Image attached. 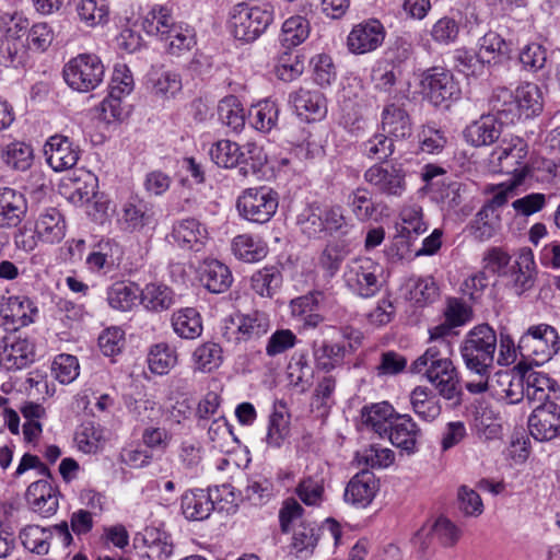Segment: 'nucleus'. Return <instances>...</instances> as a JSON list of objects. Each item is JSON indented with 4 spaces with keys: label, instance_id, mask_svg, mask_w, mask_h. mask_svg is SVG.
Instances as JSON below:
<instances>
[{
    "label": "nucleus",
    "instance_id": "nucleus-36",
    "mask_svg": "<svg viewBox=\"0 0 560 560\" xmlns=\"http://www.w3.org/2000/svg\"><path fill=\"white\" fill-rule=\"evenodd\" d=\"M394 409L388 402L375 404L362 410L363 424L384 439L392 427Z\"/></svg>",
    "mask_w": 560,
    "mask_h": 560
},
{
    "label": "nucleus",
    "instance_id": "nucleus-32",
    "mask_svg": "<svg viewBox=\"0 0 560 560\" xmlns=\"http://www.w3.org/2000/svg\"><path fill=\"white\" fill-rule=\"evenodd\" d=\"M270 327L268 316L261 312H253L246 315L237 316L236 341H255L267 335Z\"/></svg>",
    "mask_w": 560,
    "mask_h": 560
},
{
    "label": "nucleus",
    "instance_id": "nucleus-56",
    "mask_svg": "<svg viewBox=\"0 0 560 560\" xmlns=\"http://www.w3.org/2000/svg\"><path fill=\"white\" fill-rule=\"evenodd\" d=\"M149 83L156 95L174 96L182 90L179 74L168 70L155 69L149 73Z\"/></svg>",
    "mask_w": 560,
    "mask_h": 560
},
{
    "label": "nucleus",
    "instance_id": "nucleus-55",
    "mask_svg": "<svg viewBox=\"0 0 560 560\" xmlns=\"http://www.w3.org/2000/svg\"><path fill=\"white\" fill-rule=\"evenodd\" d=\"M177 362L174 349L166 343H158L151 347L148 354V364L152 373L165 375Z\"/></svg>",
    "mask_w": 560,
    "mask_h": 560
},
{
    "label": "nucleus",
    "instance_id": "nucleus-11",
    "mask_svg": "<svg viewBox=\"0 0 560 560\" xmlns=\"http://www.w3.org/2000/svg\"><path fill=\"white\" fill-rule=\"evenodd\" d=\"M528 429L536 441H560V404L537 405L528 418Z\"/></svg>",
    "mask_w": 560,
    "mask_h": 560
},
{
    "label": "nucleus",
    "instance_id": "nucleus-17",
    "mask_svg": "<svg viewBox=\"0 0 560 560\" xmlns=\"http://www.w3.org/2000/svg\"><path fill=\"white\" fill-rule=\"evenodd\" d=\"M289 103L296 115L306 121L320 120L327 113L326 98L318 91L300 88L290 93Z\"/></svg>",
    "mask_w": 560,
    "mask_h": 560
},
{
    "label": "nucleus",
    "instance_id": "nucleus-42",
    "mask_svg": "<svg viewBox=\"0 0 560 560\" xmlns=\"http://www.w3.org/2000/svg\"><path fill=\"white\" fill-rule=\"evenodd\" d=\"M517 114L520 117L525 114L526 117L537 116L544 107V97L540 88L535 83H524L515 91Z\"/></svg>",
    "mask_w": 560,
    "mask_h": 560
},
{
    "label": "nucleus",
    "instance_id": "nucleus-60",
    "mask_svg": "<svg viewBox=\"0 0 560 560\" xmlns=\"http://www.w3.org/2000/svg\"><path fill=\"white\" fill-rule=\"evenodd\" d=\"M147 555L152 560H167L173 555V544L165 533L156 529L145 532Z\"/></svg>",
    "mask_w": 560,
    "mask_h": 560
},
{
    "label": "nucleus",
    "instance_id": "nucleus-61",
    "mask_svg": "<svg viewBox=\"0 0 560 560\" xmlns=\"http://www.w3.org/2000/svg\"><path fill=\"white\" fill-rule=\"evenodd\" d=\"M447 143L445 131L434 124H428L419 132L420 150L429 154H439Z\"/></svg>",
    "mask_w": 560,
    "mask_h": 560
},
{
    "label": "nucleus",
    "instance_id": "nucleus-38",
    "mask_svg": "<svg viewBox=\"0 0 560 560\" xmlns=\"http://www.w3.org/2000/svg\"><path fill=\"white\" fill-rule=\"evenodd\" d=\"M139 300L144 308L152 312H163L174 304V292L162 283H148L139 289Z\"/></svg>",
    "mask_w": 560,
    "mask_h": 560
},
{
    "label": "nucleus",
    "instance_id": "nucleus-54",
    "mask_svg": "<svg viewBox=\"0 0 560 560\" xmlns=\"http://www.w3.org/2000/svg\"><path fill=\"white\" fill-rule=\"evenodd\" d=\"M304 71V62L296 51L285 49L279 55L275 72L278 79L291 82L298 79Z\"/></svg>",
    "mask_w": 560,
    "mask_h": 560
},
{
    "label": "nucleus",
    "instance_id": "nucleus-14",
    "mask_svg": "<svg viewBox=\"0 0 560 560\" xmlns=\"http://www.w3.org/2000/svg\"><path fill=\"white\" fill-rule=\"evenodd\" d=\"M364 179L378 192L399 197L406 189L405 173L400 166L375 164L364 173Z\"/></svg>",
    "mask_w": 560,
    "mask_h": 560
},
{
    "label": "nucleus",
    "instance_id": "nucleus-39",
    "mask_svg": "<svg viewBox=\"0 0 560 560\" xmlns=\"http://www.w3.org/2000/svg\"><path fill=\"white\" fill-rule=\"evenodd\" d=\"M501 228V219L498 211L491 206H482L469 223L470 234L478 241H488L493 237Z\"/></svg>",
    "mask_w": 560,
    "mask_h": 560
},
{
    "label": "nucleus",
    "instance_id": "nucleus-52",
    "mask_svg": "<svg viewBox=\"0 0 560 560\" xmlns=\"http://www.w3.org/2000/svg\"><path fill=\"white\" fill-rule=\"evenodd\" d=\"M2 159L11 168L23 172L28 170L33 163V149L25 142L13 141L3 148Z\"/></svg>",
    "mask_w": 560,
    "mask_h": 560
},
{
    "label": "nucleus",
    "instance_id": "nucleus-1",
    "mask_svg": "<svg viewBox=\"0 0 560 560\" xmlns=\"http://www.w3.org/2000/svg\"><path fill=\"white\" fill-rule=\"evenodd\" d=\"M410 372L421 374L434 387L439 396L453 400L460 394V380L451 360L450 346H429L410 365Z\"/></svg>",
    "mask_w": 560,
    "mask_h": 560
},
{
    "label": "nucleus",
    "instance_id": "nucleus-23",
    "mask_svg": "<svg viewBox=\"0 0 560 560\" xmlns=\"http://www.w3.org/2000/svg\"><path fill=\"white\" fill-rule=\"evenodd\" d=\"M26 501L35 513L49 517L59 505L58 490L48 480L34 481L26 490Z\"/></svg>",
    "mask_w": 560,
    "mask_h": 560
},
{
    "label": "nucleus",
    "instance_id": "nucleus-26",
    "mask_svg": "<svg viewBox=\"0 0 560 560\" xmlns=\"http://www.w3.org/2000/svg\"><path fill=\"white\" fill-rule=\"evenodd\" d=\"M409 405L412 412L423 422L432 423L442 413V404L432 389L418 385L409 394Z\"/></svg>",
    "mask_w": 560,
    "mask_h": 560
},
{
    "label": "nucleus",
    "instance_id": "nucleus-18",
    "mask_svg": "<svg viewBox=\"0 0 560 560\" xmlns=\"http://www.w3.org/2000/svg\"><path fill=\"white\" fill-rule=\"evenodd\" d=\"M171 237L182 249L199 253L208 241V231L198 220L188 218L173 225Z\"/></svg>",
    "mask_w": 560,
    "mask_h": 560
},
{
    "label": "nucleus",
    "instance_id": "nucleus-31",
    "mask_svg": "<svg viewBox=\"0 0 560 560\" xmlns=\"http://www.w3.org/2000/svg\"><path fill=\"white\" fill-rule=\"evenodd\" d=\"M489 108L498 121L505 125L514 124L520 120L517 114V102L515 93L508 88H497L492 91L489 100Z\"/></svg>",
    "mask_w": 560,
    "mask_h": 560
},
{
    "label": "nucleus",
    "instance_id": "nucleus-51",
    "mask_svg": "<svg viewBox=\"0 0 560 560\" xmlns=\"http://www.w3.org/2000/svg\"><path fill=\"white\" fill-rule=\"evenodd\" d=\"M218 115L221 122L235 132L241 131L245 126V110L235 96H228L220 101Z\"/></svg>",
    "mask_w": 560,
    "mask_h": 560
},
{
    "label": "nucleus",
    "instance_id": "nucleus-16",
    "mask_svg": "<svg viewBox=\"0 0 560 560\" xmlns=\"http://www.w3.org/2000/svg\"><path fill=\"white\" fill-rule=\"evenodd\" d=\"M383 25L376 20L355 25L348 36V48L353 54H366L375 50L384 40Z\"/></svg>",
    "mask_w": 560,
    "mask_h": 560
},
{
    "label": "nucleus",
    "instance_id": "nucleus-64",
    "mask_svg": "<svg viewBox=\"0 0 560 560\" xmlns=\"http://www.w3.org/2000/svg\"><path fill=\"white\" fill-rule=\"evenodd\" d=\"M459 31L458 21L451 16H442L432 25L430 35L436 44L450 45L456 42Z\"/></svg>",
    "mask_w": 560,
    "mask_h": 560
},
{
    "label": "nucleus",
    "instance_id": "nucleus-50",
    "mask_svg": "<svg viewBox=\"0 0 560 560\" xmlns=\"http://www.w3.org/2000/svg\"><path fill=\"white\" fill-rule=\"evenodd\" d=\"M194 369L202 373L217 370L222 363V349L215 342L198 346L192 353Z\"/></svg>",
    "mask_w": 560,
    "mask_h": 560
},
{
    "label": "nucleus",
    "instance_id": "nucleus-30",
    "mask_svg": "<svg viewBox=\"0 0 560 560\" xmlns=\"http://www.w3.org/2000/svg\"><path fill=\"white\" fill-rule=\"evenodd\" d=\"M199 280L209 292L219 294L229 290L233 277L226 265L217 259H208L200 266Z\"/></svg>",
    "mask_w": 560,
    "mask_h": 560
},
{
    "label": "nucleus",
    "instance_id": "nucleus-57",
    "mask_svg": "<svg viewBox=\"0 0 560 560\" xmlns=\"http://www.w3.org/2000/svg\"><path fill=\"white\" fill-rule=\"evenodd\" d=\"M348 252L338 243H328L318 257V267L327 279L334 278L340 270Z\"/></svg>",
    "mask_w": 560,
    "mask_h": 560
},
{
    "label": "nucleus",
    "instance_id": "nucleus-44",
    "mask_svg": "<svg viewBox=\"0 0 560 560\" xmlns=\"http://www.w3.org/2000/svg\"><path fill=\"white\" fill-rule=\"evenodd\" d=\"M279 116V107L275 101L264 100L254 105L249 110V122L259 131L269 132L276 127Z\"/></svg>",
    "mask_w": 560,
    "mask_h": 560
},
{
    "label": "nucleus",
    "instance_id": "nucleus-37",
    "mask_svg": "<svg viewBox=\"0 0 560 560\" xmlns=\"http://www.w3.org/2000/svg\"><path fill=\"white\" fill-rule=\"evenodd\" d=\"M106 300L113 310L129 312L139 300V287L133 282L117 281L107 289Z\"/></svg>",
    "mask_w": 560,
    "mask_h": 560
},
{
    "label": "nucleus",
    "instance_id": "nucleus-34",
    "mask_svg": "<svg viewBox=\"0 0 560 560\" xmlns=\"http://www.w3.org/2000/svg\"><path fill=\"white\" fill-rule=\"evenodd\" d=\"M28 59L27 48L20 36L13 34L12 28L0 40V65L7 68L24 67Z\"/></svg>",
    "mask_w": 560,
    "mask_h": 560
},
{
    "label": "nucleus",
    "instance_id": "nucleus-63",
    "mask_svg": "<svg viewBox=\"0 0 560 560\" xmlns=\"http://www.w3.org/2000/svg\"><path fill=\"white\" fill-rule=\"evenodd\" d=\"M402 236H418L427 231V225L422 219V209L417 205L407 206L400 212Z\"/></svg>",
    "mask_w": 560,
    "mask_h": 560
},
{
    "label": "nucleus",
    "instance_id": "nucleus-33",
    "mask_svg": "<svg viewBox=\"0 0 560 560\" xmlns=\"http://www.w3.org/2000/svg\"><path fill=\"white\" fill-rule=\"evenodd\" d=\"M214 509V503L207 490H190L182 497V511L186 518L202 521L209 517Z\"/></svg>",
    "mask_w": 560,
    "mask_h": 560
},
{
    "label": "nucleus",
    "instance_id": "nucleus-4",
    "mask_svg": "<svg viewBox=\"0 0 560 560\" xmlns=\"http://www.w3.org/2000/svg\"><path fill=\"white\" fill-rule=\"evenodd\" d=\"M275 12L270 5L235 4L230 12V28L233 36L243 42L258 38L273 22Z\"/></svg>",
    "mask_w": 560,
    "mask_h": 560
},
{
    "label": "nucleus",
    "instance_id": "nucleus-8",
    "mask_svg": "<svg viewBox=\"0 0 560 560\" xmlns=\"http://www.w3.org/2000/svg\"><path fill=\"white\" fill-rule=\"evenodd\" d=\"M105 73L101 59L91 54H81L72 58L63 68V78L74 91L89 92L96 89Z\"/></svg>",
    "mask_w": 560,
    "mask_h": 560
},
{
    "label": "nucleus",
    "instance_id": "nucleus-10",
    "mask_svg": "<svg viewBox=\"0 0 560 560\" xmlns=\"http://www.w3.org/2000/svg\"><path fill=\"white\" fill-rule=\"evenodd\" d=\"M37 312L34 302L25 295H3L0 299V326L14 332L33 323Z\"/></svg>",
    "mask_w": 560,
    "mask_h": 560
},
{
    "label": "nucleus",
    "instance_id": "nucleus-58",
    "mask_svg": "<svg viewBox=\"0 0 560 560\" xmlns=\"http://www.w3.org/2000/svg\"><path fill=\"white\" fill-rule=\"evenodd\" d=\"M348 206L360 221H368L376 213V205L372 200L370 191L364 187L354 189L348 196Z\"/></svg>",
    "mask_w": 560,
    "mask_h": 560
},
{
    "label": "nucleus",
    "instance_id": "nucleus-12",
    "mask_svg": "<svg viewBox=\"0 0 560 560\" xmlns=\"http://www.w3.org/2000/svg\"><path fill=\"white\" fill-rule=\"evenodd\" d=\"M0 349L7 371L26 369L35 361L36 352L33 341L15 332H9L1 338Z\"/></svg>",
    "mask_w": 560,
    "mask_h": 560
},
{
    "label": "nucleus",
    "instance_id": "nucleus-29",
    "mask_svg": "<svg viewBox=\"0 0 560 560\" xmlns=\"http://www.w3.org/2000/svg\"><path fill=\"white\" fill-rule=\"evenodd\" d=\"M503 125L494 115H482L466 127L464 137L474 147L489 145L500 138Z\"/></svg>",
    "mask_w": 560,
    "mask_h": 560
},
{
    "label": "nucleus",
    "instance_id": "nucleus-43",
    "mask_svg": "<svg viewBox=\"0 0 560 560\" xmlns=\"http://www.w3.org/2000/svg\"><path fill=\"white\" fill-rule=\"evenodd\" d=\"M172 326L174 331L185 339H195L202 332L200 314L192 307L175 312L172 316Z\"/></svg>",
    "mask_w": 560,
    "mask_h": 560
},
{
    "label": "nucleus",
    "instance_id": "nucleus-13",
    "mask_svg": "<svg viewBox=\"0 0 560 560\" xmlns=\"http://www.w3.org/2000/svg\"><path fill=\"white\" fill-rule=\"evenodd\" d=\"M421 86L434 105L457 98L460 93L453 74L442 67H432L424 71L421 79Z\"/></svg>",
    "mask_w": 560,
    "mask_h": 560
},
{
    "label": "nucleus",
    "instance_id": "nucleus-47",
    "mask_svg": "<svg viewBox=\"0 0 560 560\" xmlns=\"http://www.w3.org/2000/svg\"><path fill=\"white\" fill-rule=\"evenodd\" d=\"M281 283L282 275L275 266L259 269L250 277V287L260 296H272Z\"/></svg>",
    "mask_w": 560,
    "mask_h": 560
},
{
    "label": "nucleus",
    "instance_id": "nucleus-27",
    "mask_svg": "<svg viewBox=\"0 0 560 560\" xmlns=\"http://www.w3.org/2000/svg\"><path fill=\"white\" fill-rule=\"evenodd\" d=\"M35 229L42 243L58 244L66 236L67 224L58 209L47 208L36 219Z\"/></svg>",
    "mask_w": 560,
    "mask_h": 560
},
{
    "label": "nucleus",
    "instance_id": "nucleus-35",
    "mask_svg": "<svg viewBox=\"0 0 560 560\" xmlns=\"http://www.w3.org/2000/svg\"><path fill=\"white\" fill-rule=\"evenodd\" d=\"M382 129L396 139H405L411 135V121L407 112L395 105L385 106L382 113Z\"/></svg>",
    "mask_w": 560,
    "mask_h": 560
},
{
    "label": "nucleus",
    "instance_id": "nucleus-48",
    "mask_svg": "<svg viewBox=\"0 0 560 560\" xmlns=\"http://www.w3.org/2000/svg\"><path fill=\"white\" fill-rule=\"evenodd\" d=\"M172 11L165 5L154 7L145 16L143 27L147 33L159 35L161 39L176 27Z\"/></svg>",
    "mask_w": 560,
    "mask_h": 560
},
{
    "label": "nucleus",
    "instance_id": "nucleus-25",
    "mask_svg": "<svg viewBox=\"0 0 560 560\" xmlns=\"http://www.w3.org/2000/svg\"><path fill=\"white\" fill-rule=\"evenodd\" d=\"M27 202L24 195L10 187L0 188V226L16 228L25 218Z\"/></svg>",
    "mask_w": 560,
    "mask_h": 560
},
{
    "label": "nucleus",
    "instance_id": "nucleus-45",
    "mask_svg": "<svg viewBox=\"0 0 560 560\" xmlns=\"http://www.w3.org/2000/svg\"><path fill=\"white\" fill-rule=\"evenodd\" d=\"M77 14L81 23L88 27L103 25L108 20V4L106 0H80L77 4Z\"/></svg>",
    "mask_w": 560,
    "mask_h": 560
},
{
    "label": "nucleus",
    "instance_id": "nucleus-24",
    "mask_svg": "<svg viewBox=\"0 0 560 560\" xmlns=\"http://www.w3.org/2000/svg\"><path fill=\"white\" fill-rule=\"evenodd\" d=\"M421 436V429L410 415H395L388 438L393 445L407 453L416 451L418 439Z\"/></svg>",
    "mask_w": 560,
    "mask_h": 560
},
{
    "label": "nucleus",
    "instance_id": "nucleus-3",
    "mask_svg": "<svg viewBox=\"0 0 560 560\" xmlns=\"http://www.w3.org/2000/svg\"><path fill=\"white\" fill-rule=\"evenodd\" d=\"M385 267L370 257L351 259L343 271L347 289L362 299L375 296L387 282Z\"/></svg>",
    "mask_w": 560,
    "mask_h": 560
},
{
    "label": "nucleus",
    "instance_id": "nucleus-21",
    "mask_svg": "<svg viewBox=\"0 0 560 560\" xmlns=\"http://www.w3.org/2000/svg\"><path fill=\"white\" fill-rule=\"evenodd\" d=\"M326 466L322 463L307 466L305 476L296 487V494L306 505H319L324 500Z\"/></svg>",
    "mask_w": 560,
    "mask_h": 560
},
{
    "label": "nucleus",
    "instance_id": "nucleus-6",
    "mask_svg": "<svg viewBox=\"0 0 560 560\" xmlns=\"http://www.w3.org/2000/svg\"><path fill=\"white\" fill-rule=\"evenodd\" d=\"M278 206V192L267 186L247 188L236 201L240 215L259 224L268 222L277 212Z\"/></svg>",
    "mask_w": 560,
    "mask_h": 560
},
{
    "label": "nucleus",
    "instance_id": "nucleus-28",
    "mask_svg": "<svg viewBox=\"0 0 560 560\" xmlns=\"http://www.w3.org/2000/svg\"><path fill=\"white\" fill-rule=\"evenodd\" d=\"M346 346L331 340H314L312 345V354L315 368L322 372H330L343 363L346 357Z\"/></svg>",
    "mask_w": 560,
    "mask_h": 560
},
{
    "label": "nucleus",
    "instance_id": "nucleus-40",
    "mask_svg": "<svg viewBox=\"0 0 560 560\" xmlns=\"http://www.w3.org/2000/svg\"><path fill=\"white\" fill-rule=\"evenodd\" d=\"M515 292L521 295L535 284V262L530 252H523L510 272Z\"/></svg>",
    "mask_w": 560,
    "mask_h": 560
},
{
    "label": "nucleus",
    "instance_id": "nucleus-7",
    "mask_svg": "<svg viewBox=\"0 0 560 560\" xmlns=\"http://www.w3.org/2000/svg\"><path fill=\"white\" fill-rule=\"evenodd\" d=\"M528 145L517 136L504 137L491 152L490 162L498 171L513 175L515 184H522L526 176V156Z\"/></svg>",
    "mask_w": 560,
    "mask_h": 560
},
{
    "label": "nucleus",
    "instance_id": "nucleus-2",
    "mask_svg": "<svg viewBox=\"0 0 560 560\" xmlns=\"http://www.w3.org/2000/svg\"><path fill=\"white\" fill-rule=\"evenodd\" d=\"M498 337L488 324L471 328L460 343V355L466 368L478 376L491 374Z\"/></svg>",
    "mask_w": 560,
    "mask_h": 560
},
{
    "label": "nucleus",
    "instance_id": "nucleus-53",
    "mask_svg": "<svg viewBox=\"0 0 560 560\" xmlns=\"http://www.w3.org/2000/svg\"><path fill=\"white\" fill-rule=\"evenodd\" d=\"M50 537L48 528L38 525H28L20 532V539L24 548L37 555L48 553Z\"/></svg>",
    "mask_w": 560,
    "mask_h": 560
},
{
    "label": "nucleus",
    "instance_id": "nucleus-9",
    "mask_svg": "<svg viewBox=\"0 0 560 560\" xmlns=\"http://www.w3.org/2000/svg\"><path fill=\"white\" fill-rule=\"evenodd\" d=\"M211 160L221 167L231 168L241 164L250 165L253 172L261 165L264 158L259 147L255 143H247L240 147L230 140H220L210 149Z\"/></svg>",
    "mask_w": 560,
    "mask_h": 560
},
{
    "label": "nucleus",
    "instance_id": "nucleus-20",
    "mask_svg": "<svg viewBox=\"0 0 560 560\" xmlns=\"http://www.w3.org/2000/svg\"><path fill=\"white\" fill-rule=\"evenodd\" d=\"M378 491V480L370 470L355 474L345 490V501L357 508H366Z\"/></svg>",
    "mask_w": 560,
    "mask_h": 560
},
{
    "label": "nucleus",
    "instance_id": "nucleus-46",
    "mask_svg": "<svg viewBox=\"0 0 560 560\" xmlns=\"http://www.w3.org/2000/svg\"><path fill=\"white\" fill-rule=\"evenodd\" d=\"M308 35L310 22L301 15H295L283 22L280 42L285 49H291L302 44Z\"/></svg>",
    "mask_w": 560,
    "mask_h": 560
},
{
    "label": "nucleus",
    "instance_id": "nucleus-5",
    "mask_svg": "<svg viewBox=\"0 0 560 560\" xmlns=\"http://www.w3.org/2000/svg\"><path fill=\"white\" fill-rule=\"evenodd\" d=\"M520 355L535 364H544L560 350V337L555 327L548 324L529 326L518 339Z\"/></svg>",
    "mask_w": 560,
    "mask_h": 560
},
{
    "label": "nucleus",
    "instance_id": "nucleus-41",
    "mask_svg": "<svg viewBox=\"0 0 560 560\" xmlns=\"http://www.w3.org/2000/svg\"><path fill=\"white\" fill-rule=\"evenodd\" d=\"M152 213L142 202L128 201L122 206L118 222L124 231L135 232L152 223Z\"/></svg>",
    "mask_w": 560,
    "mask_h": 560
},
{
    "label": "nucleus",
    "instance_id": "nucleus-59",
    "mask_svg": "<svg viewBox=\"0 0 560 560\" xmlns=\"http://www.w3.org/2000/svg\"><path fill=\"white\" fill-rule=\"evenodd\" d=\"M118 252L117 245L110 241L101 242L86 257V264L93 271H109L115 266L114 254Z\"/></svg>",
    "mask_w": 560,
    "mask_h": 560
},
{
    "label": "nucleus",
    "instance_id": "nucleus-19",
    "mask_svg": "<svg viewBox=\"0 0 560 560\" xmlns=\"http://www.w3.org/2000/svg\"><path fill=\"white\" fill-rule=\"evenodd\" d=\"M525 390V374L512 370H501L491 377V392L508 404L523 400Z\"/></svg>",
    "mask_w": 560,
    "mask_h": 560
},
{
    "label": "nucleus",
    "instance_id": "nucleus-62",
    "mask_svg": "<svg viewBox=\"0 0 560 560\" xmlns=\"http://www.w3.org/2000/svg\"><path fill=\"white\" fill-rule=\"evenodd\" d=\"M161 40L165 43L170 54L180 55L183 51L189 50L196 44L195 34L191 28L177 25Z\"/></svg>",
    "mask_w": 560,
    "mask_h": 560
},
{
    "label": "nucleus",
    "instance_id": "nucleus-15",
    "mask_svg": "<svg viewBox=\"0 0 560 560\" xmlns=\"http://www.w3.org/2000/svg\"><path fill=\"white\" fill-rule=\"evenodd\" d=\"M44 154L54 171L62 172L78 163L80 150L68 137L54 135L46 141Z\"/></svg>",
    "mask_w": 560,
    "mask_h": 560
},
{
    "label": "nucleus",
    "instance_id": "nucleus-22",
    "mask_svg": "<svg viewBox=\"0 0 560 560\" xmlns=\"http://www.w3.org/2000/svg\"><path fill=\"white\" fill-rule=\"evenodd\" d=\"M560 395V386L553 378L542 372H529L525 374L524 397L537 405L557 401Z\"/></svg>",
    "mask_w": 560,
    "mask_h": 560
},
{
    "label": "nucleus",
    "instance_id": "nucleus-49",
    "mask_svg": "<svg viewBox=\"0 0 560 560\" xmlns=\"http://www.w3.org/2000/svg\"><path fill=\"white\" fill-rule=\"evenodd\" d=\"M232 247L235 256L246 262L258 261L267 255V246L265 243L248 234L236 236Z\"/></svg>",
    "mask_w": 560,
    "mask_h": 560
}]
</instances>
